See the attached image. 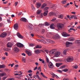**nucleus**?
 I'll return each instance as SVG.
<instances>
[{"label":"nucleus","instance_id":"f257e3e1","mask_svg":"<svg viewBox=\"0 0 80 80\" xmlns=\"http://www.w3.org/2000/svg\"><path fill=\"white\" fill-rule=\"evenodd\" d=\"M63 24L62 23H58L57 25V27L59 30H62L63 28Z\"/></svg>","mask_w":80,"mask_h":80},{"label":"nucleus","instance_id":"f03ea898","mask_svg":"<svg viewBox=\"0 0 80 80\" xmlns=\"http://www.w3.org/2000/svg\"><path fill=\"white\" fill-rule=\"evenodd\" d=\"M62 36L63 37H69V36H70V34H68L67 32H63L62 33Z\"/></svg>","mask_w":80,"mask_h":80},{"label":"nucleus","instance_id":"7ed1b4c3","mask_svg":"<svg viewBox=\"0 0 80 80\" xmlns=\"http://www.w3.org/2000/svg\"><path fill=\"white\" fill-rule=\"evenodd\" d=\"M16 45L18 47L20 48H23V45L20 43L18 42L17 43Z\"/></svg>","mask_w":80,"mask_h":80},{"label":"nucleus","instance_id":"20e7f679","mask_svg":"<svg viewBox=\"0 0 80 80\" xmlns=\"http://www.w3.org/2000/svg\"><path fill=\"white\" fill-rule=\"evenodd\" d=\"M7 33L6 32H3L0 35V37L2 38H4L7 35Z\"/></svg>","mask_w":80,"mask_h":80},{"label":"nucleus","instance_id":"39448f33","mask_svg":"<svg viewBox=\"0 0 80 80\" xmlns=\"http://www.w3.org/2000/svg\"><path fill=\"white\" fill-rule=\"evenodd\" d=\"M13 46V44L11 42H9L7 44V47L11 48Z\"/></svg>","mask_w":80,"mask_h":80},{"label":"nucleus","instance_id":"423d86ee","mask_svg":"<svg viewBox=\"0 0 80 80\" xmlns=\"http://www.w3.org/2000/svg\"><path fill=\"white\" fill-rule=\"evenodd\" d=\"M13 27L15 30H17L18 28V24L17 23L15 24L14 25Z\"/></svg>","mask_w":80,"mask_h":80},{"label":"nucleus","instance_id":"0eeeda50","mask_svg":"<svg viewBox=\"0 0 80 80\" xmlns=\"http://www.w3.org/2000/svg\"><path fill=\"white\" fill-rule=\"evenodd\" d=\"M48 66L49 68H53V65L51 62H49Z\"/></svg>","mask_w":80,"mask_h":80},{"label":"nucleus","instance_id":"6e6552de","mask_svg":"<svg viewBox=\"0 0 80 80\" xmlns=\"http://www.w3.org/2000/svg\"><path fill=\"white\" fill-rule=\"evenodd\" d=\"M56 26L55 24H52L50 25V27L51 29H54Z\"/></svg>","mask_w":80,"mask_h":80},{"label":"nucleus","instance_id":"1a4fd4ad","mask_svg":"<svg viewBox=\"0 0 80 80\" xmlns=\"http://www.w3.org/2000/svg\"><path fill=\"white\" fill-rule=\"evenodd\" d=\"M17 35L18 37L19 38L22 39L23 38L21 34L20 33L18 32L17 34Z\"/></svg>","mask_w":80,"mask_h":80},{"label":"nucleus","instance_id":"9d476101","mask_svg":"<svg viewBox=\"0 0 80 80\" xmlns=\"http://www.w3.org/2000/svg\"><path fill=\"white\" fill-rule=\"evenodd\" d=\"M28 28L30 30H33V26L32 24H29L28 25Z\"/></svg>","mask_w":80,"mask_h":80},{"label":"nucleus","instance_id":"9b49d317","mask_svg":"<svg viewBox=\"0 0 80 80\" xmlns=\"http://www.w3.org/2000/svg\"><path fill=\"white\" fill-rule=\"evenodd\" d=\"M34 53L36 54H39L40 53V50L39 49H36L34 51Z\"/></svg>","mask_w":80,"mask_h":80},{"label":"nucleus","instance_id":"f8f14e48","mask_svg":"<svg viewBox=\"0 0 80 80\" xmlns=\"http://www.w3.org/2000/svg\"><path fill=\"white\" fill-rule=\"evenodd\" d=\"M72 44V42H67L66 43V45L67 47H68L70 45Z\"/></svg>","mask_w":80,"mask_h":80},{"label":"nucleus","instance_id":"ddd939ff","mask_svg":"<svg viewBox=\"0 0 80 80\" xmlns=\"http://www.w3.org/2000/svg\"><path fill=\"white\" fill-rule=\"evenodd\" d=\"M60 55V52H57L55 54V56L56 57H58Z\"/></svg>","mask_w":80,"mask_h":80},{"label":"nucleus","instance_id":"4468645a","mask_svg":"<svg viewBox=\"0 0 80 80\" xmlns=\"http://www.w3.org/2000/svg\"><path fill=\"white\" fill-rule=\"evenodd\" d=\"M21 21H22V22H27V19L24 18H22L20 19Z\"/></svg>","mask_w":80,"mask_h":80},{"label":"nucleus","instance_id":"2eb2a0df","mask_svg":"<svg viewBox=\"0 0 80 80\" xmlns=\"http://www.w3.org/2000/svg\"><path fill=\"white\" fill-rule=\"evenodd\" d=\"M68 40L71 42H73L75 40V38L72 37L69 38L68 39Z\"/></svg>","mask_w":80,"mask_h":80},{"label":"nucleus","instance_id":"dca6fc26","mask_svg":"<svg viewBox=\"0 0 80 80\" xmlns=\"http://www.w3.org/2000/svg\"><path fill=\"white\" fill-rule=\"evenodd\" d=\"M13 50L15 52H19V49L17 47L14 48Z\"/></svg>","mask_w":80,"mask_h":80},{"label":"nucleus","instance_id":"f3484780","mask_svg":"<svg viewBox=\"0 0 80 80\" xmlns=\"http://www.w3.org/2000/svg\"><path fill=\"white\" fill-rule=\"evenodd\" d=\"M73 58H68L67 59V62H72V61H73Z\"/></svg>","mask_w":80,"mask_h":80},{"label":"nucleus","instance_id":"a211bd4d","mask_svg":"<svg viewBox=\"0 0 80 80\" xmlns=\"http://www.w3.org/2000/svg\"><path fill=\"white\" fill-rule=\"evenodd\" d=\"M37 40L38 42H42V43H46V42L43 40H40V39H37Z\"/></svg>","mask_w":80,"mask_h":80},{"label":"nucleus","instance_id":"6ab92c4d","mask_svg":"<svg viewBox=\"0 0 80 80\" xmlns=\"http://www.w3.org/2000/svg\"><path fill=\"white\" fill-rule=\"evenodd\" d=\"M62 64L63 63H56V67H59L60 65H62Z\"/></svg>","mask_w":80,"mask_h":80},{"label":"nucleus","instance_id":"aec40b11","mask_svg":"<svg viewBox=\"0 0 80 80\" xmlns=\"http://www.w3.org/2000/svg\"><path fill=\"white\" fill-rule=\"evenodd\" d=\"M55 50H56V49H53L52 50H51L50 52V54H52V55H53V54H54V53H55Z\"/></svg>","mask_w":80,"mask_h":80},{"label":"nucleus","instance_id":"412c9836","mask_svg":"<svg viewBox=\"0 0 80 80\" xmlns=\"http://www.w3.org/2000/svg\"><path fill=\"white\" fill-rule=\"evenodd\" d=\"M26 52L27 53L28 56H31V55H32V53H31V52H30L28 51V50H26Z\"/></svg>","mask_w":80,"mask_h":80},{"label":"nucleus","instance_id":"4be33fe9","mask_svg":"<svg viewBox=\"0 0 80 80\" xmlns=\"http://www.w3.org/2000/svg\"><path fill=\"white\" fill-rule=\"evenodd\" d=\"M38 38H39L40 39L42 40H44L45 39V37H43V36H39L38 37Z\"/></svg>","mask_w":80,"mask_h":80},{"label":"nucleus","instance_id":"5701e85b","mask_svg":"<svg viewBox=\"0 0 80 80\" xmlns=\"http://www.w3.org/2000/svg\"><path fill=\"white\" fill-rule=\"evenodd\" d=\"M46 41H47V42L48 43H50V42H52V43H54V42L53 41L50 40L49 39H47L46 40Z\"/></svg>","mask_w":80,"mask_h":80},{"label":"nucleus","instance_id":"b1692460","mask_svg":"<svg viewBox=\"0 0 80 80\" xmlns=\"http://www.w3.org/2000/svg\"><path fill=\"white\" fill-rule=\"evenodd\" d=\"M37 8H39V7L41 6V4L40 3H38L37 4Z\"/></svg>","mask_w":80,"mask_h":80},{"label":"nucleus","instance_id":"393cba45","mask_svg":"<svg viewBox=\"0 0 80 80\" xmlns=\"http://www.w3.org/2000/svg\"><path fill=\"white\" fill-rule=\"evenodd\" d=\"M48 10H47L46 11H45L43 13V15L44 16H47V14L48 13Z\"/></svg>","mask_w":80,"mask_h":80},{"label":"nucleus","instance_id":"a878e982","mask_svg":"<svg viewBox=\"0 0 80 80\" xmlns=\"http://www.w3.org/2000/svg\"><path fill=\"white\" fill-rule=\"evenodd\" d=\"M72 67H73V68H74L75 69H77L78 67V65L76 64L75 65H74V66H72Z\"/></svg>","mask_w":80,"mask_h":80},{"label":"nucleus","instance_id":"bb28decb","mask_svg":"<svg viewBox=\"0 0 80 80\" xmlns=\"http://www.w3.org/2000/svg\"><path fill=\"white\" fill-rule=\"evenodd\" d=\"M5 67V65L4 64L0 65V68H4Z\"/></svg>","mask_w":80,"mask_h":80},{"label":"nucleus","instance_id":"cd10ccee","mask_svg":"<svg viewBox=\"0 0 80 80\" xmlns=\"http://www.w3.org/2000/svg\"><path fill=\"white\" fill-rule=\"evenodd\" d=\"M63 16L62 14L58 16V18H63Z\"/></svg>","mask_w":80,"mask_h":80},{"label":"nucleus","instance_id":"c85d7f7f","mask_svg":"<svg viewBox=\"0 0 80 80\" xmlns=\"http://www.w3.org/2000/svg\"><path fill=\"white\" fill-rule=\"evenodd\" d=\"M36 48H42V46L41 45H37L36 46Z\"/></svg>","mask_w":80,"mask_h":80},{"label":"nucleus","instance_id":"c756f323","mask_svg":"<svg viewBox=\"0 0 80 80\" xmlns=\"http://www.w3.org/2000/svg\"><path fill=\"white\" fill-rule=\"evenodd\" d=\"M67 0H63L62 1V4H65V3H67Z\"/></svg>","mask_w":80,"mask_h":80},{"label":"nucleus","instance_id":"7c9ffc66","mask_svg":"<svg viewBox=\"0 0 80 80\" xmlns=\"http://www.w3.org/2000/svg\"><path fill=\"white\" fill-rule=\"evenodd\" d=\"M46 6H47L46 4L44 3L43 4L41 7V8H44V7H46Z\"/></svg>","mask_w":80,"mask_h":80},{"label":"nucleus","instance_id":"2f4dec72","mask_svg":"<svg viewBox=\"0 0 80 80\" xmlns=\"http://www.w3.org/2000/svg\"><path fill=\"white\" fill-rule=\"evenodd\" d=\"M5 73H0V77H3L4 75H5Z\"/></svg>","mask_w":80,"mask_h":80},{"label":"nucleus","instance_id":"473e14b6","mask_svg":"<svg viewBox=\"0 0 80 80\" xmlns=\"http://www.w3.org/2000/svg\"><path fill=\"white\" fill-rule=\"evenodd\" d=\"M67 50H65L63 52V53L64 55H67Z\"/></svg>","mask_w":80,"mask_h":80},{"label":"nucleus","instance_id":"72a5a7b5","mask_svg":"<svg viewBox=\"0 0 80 80\" xmlns=\"http://www.w3.org/2000/svg\"><path fill=\"white\" fill-rule=\"evenodd\" d=\"M75 43H80V40H77L75 41Z\"/></svg>","mask_w":80,"mask_h":80},{"label":"nucleus","instance_id":"f704fd0d","mask_svg":"<svg viewBox=\"0 0 80 80\" xmlns=\"http://www.w3.org/2000/svg\"><path fill=\"white\" fill-rule=\"evenodd\" d=\"M65 68V65H63L61 67H60V68L61 69H62L63 68Z\"/></svg>","mask_w":80,"mask_h":80},{"label":"nucleus","instance_id":"c9c22d12","mask_svg":"<svg viewBox=\"0 0 80 80\" xmlns=\"http://www.w3.org/2000/svg\"><path fill=\"white\" fill-rule=\"evenodd\" d=\"M36 77H37V78L38 80H41V79L40 78V77L38 74H36Z\"/></svg>","mask_w":80,"mask_h":80},{"label":"nucleus","instance_id":"e433bc0d","mask_svg":"<svg viewBox=\"0 0 80 80\" xmlns=\"http://www.w3.org/2000/svg\"><path fill=\"white\" fill-rule=\"evenodd\" d=\"M41 10H38L37 11V14H40V12H41Z\"/></svg>","mask_w":80,"mask_h":80},{"label":"nucleus","instance_id":"4c0bfd02","mask_svg":"<svg viewBox=\"0 0 80 80\" xmlns=\"http://www.w3.org/2000/svg\"><path fill=\"white\" fill-rule=\"evenodd\" d=\"M52 75L53 76V77H56V78H58V77L57 75L55 74H52Z\"/></svg>","mask_w":80,"mask_h":80},{"label":"nucleus","instance_id":"58836bf2","mask_svg":"<svg viewBox=\"0 0 80 80\" xmlns=\"http://www.w3.org/2000/svg\"><path fill=\"white\" fill-rule=\"evenodd\" d=\"M55 37L56 38H59V37H60V36H59L58 34H57L55 35Z\"/></svg>","mask_w":80,"mask_h":80},{"label":"nucleus","instance_id":"ea45409f","mask_svg":"<svg viewBox=\"0 0 80 80\" xmlns=\"http://www.w3.org/2000/svg\"><path fill=\"white\" fill-rule=\"evenodd\" d=\"M22 61H24V62L25 63V61H26V59L25 57H23L22 59Z\"/></svg>","mask_w":80,"mask_h":80},{"label":"nucleus","instance_id":"a19ab883","mask_svg":"<svg viewBox=\"0 0 80 80\" xmlns=\"http://www.w3.org/2000/svg\"><path fill=\"white\" fill-rule=\"evenodd\" d=\"M31 7L32 8V10H33V11H34V10H35V8H34L33 5H31Z\"/></svg>","mask_w":80,"mask_h":80},{"label":"nucleus","instance_id":"79ce46f5","mask_svg":"<svg viewBox=\"0 0 80 80\" xmlns=\"http://www.w3.org/2000/svg\"><path fill=\"white\" fill-rule=\"evenodd\" d=\"M45 24V26H48V25H49V24L47 22H46Z\"/></svg>","mask_w":80,"mask_h":80},{"label":"nucleus","instance_id":"37998d69","mask_svg":"<svg viewBox=\"0 0 80 80\" xmlns=\"http://www.w3.org/2000/svg\"><path fill=\"white\" fill-rule=\"evenodd\" d=\"M68 69L66 68L63 70V71L64 72H68Z\"/></svg>","mask_w":80,"mask_h":80},{"label":"nucleus","instance_id":"c03bdc74","mask_svg":"<svg viewBox=\"0 0 80 80\" xmlns=\"http://www.w3.org/2000/svg\"><path fill=\"white\" fill-rule=\"evenodd\" d=\"M57 72H59V73H62V71L59 70H57Z\"/></svg>","mask_w":80,"mask_h":80},{"label":"nucleus","instance_id":"a18cd8bd","mask_svg":"<svg viewBox=\"0 0 80 80\" xmlns=\"http://www.w3.org/2000/svg\"><path fill=\"white\" fill-rule=\"evenodd\" d=\"M45 30L44 29H42V33H44V32H45Z\"/></svg>","mask_w":80,"mask_h":80},{"label":"nucleus","instance_id":"49530a36","mask_svg":"<svg viewBox=\"0 0 80 80\" xmlns=\"http://www.w3.org/2000/svg\"><path fill=\"white\" fill-rule=\"evenodd\" d=\"M46 61L48 63H49V59L48 57H46Z\"/></svg>","mask_w":80,"mask_h":80},{"label":"nucleus","instance_id":"de8ad7c7","mask_svg":"<svg viewBox=\"0 0 80 80\" xmlns=\"http://www.w3.org/2000/svg\"><path fill=\"white\" fill-rule=\"evenodd\" d=\"M48 8L46 7V8H44V10L45 11H47V10H48Z\"/></svg>","mask_w":80,"mask_h":80},{"label":"nucleus","instance_id":"09e8293b","mask_svg":"<svg viewBox=\"0 0 80 80\" xmlns=\"http://www.w3.org/2000/svg\"><path fill=\"white\" fill-rule=\"evenodd\" d=\"M75 17V15H73L72 16H70V18H73V17Z\"/></svg>","mask_w":80,"mask_h":80},{"label":"nucleus","instance_id":"8fccbe9b","mask_svg":"<svg viewBox=\"0 0 80 80\" xmlns=\"http://www.w3.org/2000/svg\"><path fill=\"white\" fill-rule=\"evenodd\" d=\"M44 25H43V24H40L39 25V27H43Z\"/></svg>","mask_w":80,"mask_h":80},{"label":"nucleus","instance_id":"3c124183","mask_svg":"<svg viewBox=\"0 0 80 80\" xmlns=\"http://www.w3.org/2000/svg\"><path fill=\"white\" fill-rule=\"evenodd\" d=\"M44 68H47V64H46V63H44Z\"/></svg>","mask_w":80,"mask_h":80},{"label":"nucleus","instance_id":"603ef678","mask_svg":"<svg viewBox=\"0 0 80 80\" xmlns=\"http://www.w3.org/2000/svg\"><path fill=\"white\" fill-rule=\"evenodd\" d=\"M7 78V76H5V77H3L2 78V80H5V79H6V78Z\"/></svg>","mask_w":80,"mask_h":80},{"label":"nucleus","instance_id":"864d4df0","mask_svg":"<svg viewBox=\"0 0 80 80\" xmlns=\"http://www.w3.org/2000/svg\"><path fill=\"white\" fill-rule=\"evenodd\" d=\"M8 80H15V79L13 78H8Z\"/></svg>","mask_w":80,"mask_h":80},{"label":"nucleus","instance_id":"5fc2aeb1","mask_svg":"<svg viewBox=\"0 0 80 80\" xmlns=\"http://www.w3.org/2000/svg\"><path fill=\"white\" fill-rule=\"evenodd\" d=\"M63 80H69V79L68 78H64Z\"/></svg>","mask_w":80,"mask_h":80},{"label":"nucleus","instance_id":"6e6d98bb","mask_svg":"<svg viewBox=\"0 0 80 80\" xmlns=\"http://www.w3.org/2000/svg\"><path fill=\"white\" fill-rule=\"evenodd\" d=\"M18 2H16L15 4V7H17V5H18Z\"/></svg>","mask_w":80,"mask_h":80},{"label":"nucleus","instance_id":"4d7b16f0","mask_svg":"<svg viewBox=\"0 0 80 80\" xmlns=\"http://www.w3.org/2000/svg\"><path fill=\"white\" fill-rule=\"evenodd\" d=\"M3 25V23H0V27H2Z\"/></svg>","mask_w":80,"mask_h":80},{"label":"nucleus","instance_id":"13d9d810","mask_svg":"<svg viewBox=\"0 0 80 80\" xmlns=\"http://www.w3.org/2000/svg\"><path fill=\"white\" fill-rule=\"evenodd\" d=\"M7 22H8V23H11V22L10 21V19H8Z\"/></svg>","mask_w":80,"mask_h":80},{"label":"nucleus","instance_id":"bf43d9fd","mask_svg":"<svg viewBox=\"0 0 80 80\" xmlns=\"http://www.w3.org/2000/svg\"><path fill=\"white\" fill-rule=\"evenodd\" d=\"M28 73H32V71H31V70H29L28 71Z\"/></svg>","mask_w":80,"mask_h":80},{"label":"nucleus","instance_id":"052dcab7","mask_svg":"<svg viewBox=\"0 0 80 80\" xmlns=\"http://www.w3.org/2000/svg\"><path fill=\"white\" fill-rule=\"evenodd\" d=\"M22 73H21V74H14V75L15 76H17V75H22Z\"/></svg>","mask_w":80,"mask_h":80},{"label":"nucleus","instance_id":"680f3d73","mask_svg":"<svg viewBox=\"0 0 80 80\" xmlns=\"http://www.w3.org/2000/svg\"><path fill=\"white\" fill-rule=\"evenodd\" d=\"M33 44H30L29 45V47H33Z\"/></svg>","mask_w":80,"mask_h":80},{"label":"nucleus","instance_id":"e2e57ef3","mask_svg":"<svg viewBox=\"0 0 80 80\" xmlns=\"http://www.w3.org/2000/svg\"><path fill=\"white\" fill-rule=\"evenodd\" d=\"M56 20V18L53 19L51 21L52 22H54V21H55Z\"/></svg>","mask_w":80,"mask_h":80},{"label":"nucleus","instance_id":"0e129e2a","mask_svg":"<svg viewBox=\"0 0 80 80\" xmlns=\"http://www.w3.org/2000/svg\"><path fill=\"white\" fill-rule=\"evenodd\" d=\"M22 55H23V56H26V54H25V53H22Z\"/></svg>","mask_w":80,"mask_h":80},{"label":"nucleus","instance_id":"69168bd1","mask_svg":"<svg viewBox=\"0 0 80 80\" xmlns=\"http://www.w3.org/2000/svg\"><path fill=\"white\" fill-rule=\"evenodd\" d=\"M37 69V66H36V67L34 68V70H36Z\"/></svg>","mask_w":80,"mask_h":80},{"label":"nucleus","instance_id":"338daca9","mask_svg":"<svg viewBox=\"0 0 80 80\" xmlns=\"http://www.w3.org/2000/svg\"><path fill=\"white\" fill-rule=\"evenodd\" d=\"M22 14V12H19V13H18V15H19L20 16V15H21Z\"/></svg>","mask_w":80,"mask_h":80},{"label":"nucleus","instance_id":"774afa93","mask_svg":"<svg viewBox=\"0 0 80 80\" xmlns=\"http://www.w3.org/2000/svg\"><path fill=\"white\" fill-rule=\"evenodd\" d=\"M45 51L48 54V50H45Z\"/></svg>","mask_w":80,"mask_h":80}]
</instances>
